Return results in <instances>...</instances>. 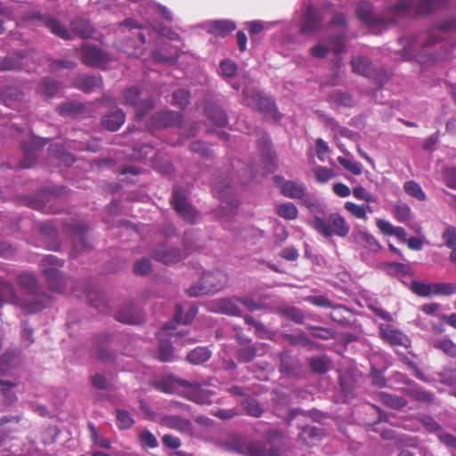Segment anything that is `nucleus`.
<instances>
[{
  "mask_svg": "<svg viewBox=\"0 0 456 456\" xmlns=\"http://www.w3.org/2000/svg\"><path fill=\"white\" fill-rule=\"evenodd\" d=\"M437 437L441 443L450 447H456V437L451 434L445 433L443 430L437 432Z\"/></svg>",
  "mask_w": 456,
  "mask_h": 456,
  "instance_id": "bf43d9fd",
  "label": "nucleus"
},
{
  "mask_svg": "<svg viewBox=\"0 0 456 456\" xmlns=\"http://www.w3.org/2000/svg\"><path fill=\"white\" fill-rule=\"evenodd\" d=\"M332 98L335 102L345 107H351L354 104V100L346 93L336 92Z\"/></svg>",
  "mask_w": 456,
  "mask_h": 456,
  "instance_id": "8fccbe9b",
  "label": "nucleus"
},
{
  "mask_svg": "<svg viewBox=\"0 0 456 456\" xmlns=\"http://www.w3.org/2000/svg\"><path fill=\"white\" fill-rule=\"evenodd\" d=\"M434 346L450 356L456 355V345L450 339L442 338L435 341Z\"/></svg>",
  "mask_w": 456,
  "mask_h": 456,
  "instance_id": "72a5a7b5",
  "label": "nucleus"
},
{
  "mask_svg": "<svg viewBox=\"0 0 456 456\" xmlns=\"http://www.w3.org/2000/svg\"><path fill=\"white\" fill-rule=\"evenodd\" d=\"M102 86V79L97 76H86L83 77L78 86L86 92H92Z\"/></svg>",
  "mask_w": 456,
  "mask_h": 456,
  "instance_id": "473e14b6",
  "label": "nucleus"
},
{
  "mask_svg": "<svg viewBox=\"0 0 456 456\" xmlns=\"http://www.w3.org/2000/svg\"><path fill=\"white\" fill-rule=\"evenodd\" d=\"M314 174L315 179L320 183H327L330 181L334 175V172L327 167H320L314 170Z\"/></svg>",
  "mask_w": 456,
  "mask_h": 456,
  "instance_id": "de8ad7c7",
  "label": "nucleus"
},
{
  "mask_svg": "<svg viewBox=\"0 0 456 456\" xmlns=\"http://www.w3.org/2000/svg\"><path fill=\"white\" fill-rule=\"evenodd\" d=\"M62 265V261L53 255H48L42 260L43 271L49 287L56 292H62L65 289V280L59 271Z\"/></svg>",
  "mask_w": 456,
  "mask_h": 456,
  "instance_id": "1a4fd4ad",
  "label": "nucleus"
},
{
  "mask_svg": "<svg viewBox=\"0 0 456 456\" xmlns=\"http://www.w3.org/2000/svg\"><path fill=\"white\" fill-rule=\"evenodd\" d=\"M42 90L46 96H55L60 89L59 83L52 78H45L42 82Z\"/></svg>",
  "mask_w": 456,
  "mask_h": 456,
  "instance_id": "58836bf2",
  "label": "nucleus"
},
{
  "mask_svg": "<svg viewBox=\"0 0 456 456\" xmlns=\"http://www.w3.org/2000/svg\"><path fill=\"white\" fill-rule=\"evenodd\" d=\"M300 436L306 444L312 445L314 440L321 437V432L314 427H306L302 430Z\"/></svg>",
  "mask_w": 456,
  "mask_h": 456,
  "instance_id": "ea45409f",
  "label": "nucleus"
},
{
  "mask_svg": "<svg viewBox=\"0 0 456 456\" xmlns=\"http://www.w3.org/2000/svg\"><path fill=\"white\" fill-rule=\"evenodd\" d=\"M141 93L135 86L130 87L124 92L123 103L134 106L136 115L139 118L143 117L153 107L151 100L141 101Z\"/></svg>",
  "mask_w": 456,
  "mask_h": 456,
  "instance_id": "2eb2a0df",
  "label": "nucleus"
},
{
  "mask_svg": "<svg viewBox=\"0 0 456 456\" xmlns=\"http://www.w3.org/2000/svg\"><path fill=\"white\" fill-rule=\"evenodd\" d=\"M46 26L56 36L63 39L70 38V34L69 30L57 20L53 18L49 19L46 22Z\"/></svg>",
  "mask_w": 456,
  "mask_h": 456,
  "instance_id": "7c9ffc66",
  "label": "nucleus"
},
{
  "mask_svg": "<svg viewBox=\"0 0 456 456\" xmlns=\"http://www.w3.org/2000/svg\"><path fill=\"white\" fill-rule=\"evenodd\" d=\"M240 304H241L242 305H244L246 308H248L250 311L258 310L261 307L260 303L256 302L253 298L248 297L240 299Z\"/></svg>",
  "mask_w": 456,
  "mask_h": 456,
  "instance_id": "774afa93",
  "label": "nucleus"
},
{
  "mask_svg": "<svg viewBox=\"0 0 456 456\" xmlns=\"http://www.w3.org/2000/svg\"><path fill=\"white\" fill-rule=\"evenodd\" d=\"M321 17L312 5H307L303 12L300 20V32L305 35H310L316 32L321 26Z\"/></svg>",
  "mask_w": 456,
  "mask_h": 456,
  "instance_id": "f3484780",
  "label": "nucleus"
},
{
  "mask_svg": "<svg viewBox=\"0 0 456 456\" xmlns=\"http://www.w3.org/2000/svg\"><path fill=\"white\" fill-rule=\"evenodd\" d=\"M153 256L156 260L166 265L176 263L181 259L179 249L167 243L158 246L153 252Z\"/></svg>",
  "mask_w": 456,
  "mask_h": 456,
  "instance_id": "aec40b11",
  "label": "nucleus"
},
{
  "mask_svg": "<svg viewBox=\"0 0 456 456\" xmlns=\"http://www.w3.org/2000/svg\"><path fill=\"white\" fill-rule=\"evenodd\" d=\"M208 32L216 36L225 37L236 28L233 21L228 20H219L210 21L207 25Z\"/></svg>",
  "mask_w": 456,
  "mask_h": 456,
  "instance_id": "412c9836",
  "label": "nucleus"
},
{
  "mask_svg": "<svg viewBox=\"0 0 456 456\" xmlns=\"http://www.w3.org/2000/svg\"><path fill=\"white\" fill-rule=\"evenodd\" d=\"M212 187L213 190L218 192L220 197L223 199V202L217 210L218 216L220 218L232 217L235 213V208H237L236 200L230 198L232 188L226 183L223 185L219 182H214Z\"/></svg>",
  "mask_w": 456,
  "mask_h": 456,
  "instance_id": "f8f14e48",
  "label": "nucleus"
},
{
  "mask_svg": "<svg viewBox=\"0 0 456 456\" xmlns=\"http://www.w3.org/2000/svg\"><path fill=\"white\" fill-rule=\"evenodd\" d=\"M379 336L386 343L391 346H407L409 344L408 337L401 330L391 324L380 323L379 325Z\"/></svg>",
  "mask_w": 456,
  "mask_h": 456,
  "instance_id": "dca6fc26",
  "label": "nucleus"
},
{
  "mask_svg": "<svg viewBox=\"0 0 456 456\" xmlns=\"http://www.w3.org/2000/svg\"><path fill=\"white\" fill-rule=\"evenodd\" d=\"M227 282V275L220 270L204 273L200 280L188 289L191 297L214 293L222 289Z\"/></svg>",
  "mask_w": 456,
  "mask_h": 456,
  "instance_id": "0eeeda50",
  "label": "nucleus"
},
{
  "mask_svg": "<svg viewBox=\"0 0 456 456\" xmlns=\"http://www.w3.org/2000/svg\"><path fill=\"white\" fill-rule=\"evenodd\" d=\"M443 240L444 244L449 248H456V228L453 226H448L443 232Z\"/></svg>",
  "mask_w": 456,
  "mask_h": 456,
  "instance_id": "c03bdc74",
  "label": "nucleus"
},
{
  "mask_svg": "<svg viewBox=\"0 0 456 456\" xmlns=\"http://www.w3.org/2000/svg\"><path fill=\"white\" fill-rule=\"evenodd\" d=\"M210 351L204 346H199L187 354V360L193 364H201L210 358Z\"/></svg>",
  "mask_w": 456,
  "mask_h": 456,
  "instance_id": "bb28decb",
  "label": "nucleus"
},
{
  "mask_svg": "<svg viewBox=\"0 0 456 456\" xmlns=\"http://www.w3.org/2000/svg\"><path fill=\"white\" fill-rule=\"evenodd\" d=\"M125 122V113L120 109L110 110L102 118V125L110 131H117Z\"/></svg>",
  "mask_w": 456,
  "mask_h": 456,
  "instance_id": "4be33fe9",
  "label": "nucleus"
},
{
  "mask_svg": "<svg viewBox=\"0 0 456 456\" xmlns=\"http://www.w3.org/2000/svg\"><path fill=\"white\" fill-rule=\"evenodd\" d=\"M81 54L84 63L93 67H102L110 60L108 53L90 44L83 45Z\"/></svg>",
  "mask_w": 456,
  "mask_h": 456,
  "instance_id": "4468645a",
  "label": "nucleus"
},
{
  "mask_svg": "<svg viewBox=\"0 0 456 456\" xmlns=\"http://www.w3.org/2000/svg\"><path fill=\"white\" fill-rule=\"evenodd\" d=\"M281 256L289 261H294L298 257V252L295 248H285L281 251Z\"/></svg>",
  "mask_w": 456,
  "mask_h": 456,
  "instance_id": "0e129e2a",
  "label": "nucleus"
},
{
  "mask_svg": "<svg viewBox=\"0 0 456 456\" xmlns=\"http://www.w3.org/2000/svg\"><path fill=\"white\" fill-rule=\"evenodd\" d=\"M16 383L13 381L0 379V391L6 404H12L16 400V395L13 392Z\"/></svg>",
  "mask_w": 456,
  "mask_h": 456,
  "instance_id": "cd10ccee",
  "label": "nucleus"
},
{
  "mask_svg": "<svg viewBox=\"0 0 456 456\" xmlns=\"http://www.w3.org/2000/svg\"><path fill=\"white\" fill-rule=\"evenodd\" d=\"M118 322L127 324H138L142 318L136 314L132 306L120 309L117 314Z\"/></svg>",
  "mask_w": 456,
  "mask_h": 456,
  "instance_id": "a878e982",
  "label": "nucleus"
},
{
  "mask_svg": "<svg viewBox=\"0 0 456 456\" xmlns=\"http://www.w3.org/2000/svg\"><path fill=\"white\" fill-rule=\"evenodd\" d=\"M269 23L256 20L249 23V31L251 34H257L265 28H269Z\"/></svg>",
  "mask_w": 456,
  "mask_h": 456,
  "instance_id": "69168bd1",
  "label": "nucleus"
},
{
  "mask_svg": "<svg viewBox=\"0 0 456 456\" xmlns=\"http://www.w3.org/2000/svg\"><path fill=\"white\" fill-rule=\"evenodd\" d=\"M333 191L336 195L342 198L347 197L351 193L350 188L342 183H334Z\"/></svg>",
  "mask_w": 456,
  "mask_h": 456,
  "instance_id": "680f3d73",
  "label": "nucleus"
},
{
  "mask_svg": "<svg viewBox=\"0 0 456 456\" xmlns=\"http://www.w3.org/2000/svg\"><path fill=\"white\" fill-rule=\"evenodd\" d=\"M183 307L176 305L175 313L171 322L166 323L158 332L159 340V358L161 362H169L174 359V352L172 343L180 344L181 346L193 343L196 340L186 337V332L177 329L179 323L190 324L198 313L195 305H190L184 316H183Z\"/></svg>",
  "mask_w": 456,
  "mask_h": 456,
  "instance_id": "f03ea898",
  "label": "nucleus"
},
{
  "mask_svg": "<svg viewBox=\"0 0 456 456\" xmlns=\"http://www.w3.org/2000/svg\"><path fill=\"white\" fill-rule=\"evenodd\" d=\"M208 118L218 126H224L227 124L225 113L219 108H215L208 111Z\"/></svg>",
  "mask_w": 456,
  "mask_h": 456,
  "instance_id": "4c0bfd02",
  "label": "nucleus"
},
{
  "mask_svg": "<svg viewBox=\"0 0 456 456\" xmlns=\"http://www.w3.org/2000/svg\"><path fill=\"white\" fill-rule=\"evenodd\" d=\"M235 451L247 456H276L275 450H266L263 444L237 441Z\"/></svg>",
  "mask_w": 456,
  "mask_h": 456,
  "instance_id": "a211bd4d",
  "label": "nucleus"
},
{
  "mask_svg": "<svg viewBox=\"0 0 456 456\" xmlns=\"http://www.w3.org/2000/svg\"><path fill=\"white\" fill-rule=\"evenodd\" d=\"M380 398L385 404L395 409L402 408L406 404L404 399L386 393H381Z\"/></svg>",
  "mask_w": 456,
  "mask_h": 456,
  "instance_id": "e433bc0d",
  "label": "nucleus"
},
{
  "mask_svg": "<svg viewBox=\"0 0 456 456\" xmlns=\"http://www.w3.org/2000/svg\"><path fill=\"white\" fill-rule=\"evenodd\" d=\"M159 388L168 394L184 393L186 397L199 404H208L213 402V393L208 388L200 385H191L186 380L174 376L163 379Z\"/></svg>",
  "mask_w": 456,
  "mask_h": 456,
  "instance_id": "39448f33",
  "label": "nucleus"
},
{
  "mask_svg": "<svg viewBox=\"0 0 456 456\" xmlns=\"http://www.w3.org/2000/svg\"><path fill=\"white\" fill-rule=\"evenodd\" d=\"M281 191L285 197L296 200L303 199L305 194V188L302 185L291 181L281 183Z\"/></svg>",
  "mask_w": 456,
  "mask_h": 456,
  "instance_id": "5701e85b",
  "label": "nucleus"
},
{
  "mask_svg": "<svg viewBox=\"0 0 456 456\" xmlns=\"http://www.w3.org/2000/svg\"><path fill=\"white\" fill-rule=\"evenodd\" d=\"M220 69L221 74L225 79L232 78L237 71L236 64L230 60H225L222 61L220 63Z\"/></svg>",
  "mask_w": 456,
  "mask_h": 456,
  "instance_id": "37998d69",
  "label": "nucleus"
},
{
  "mask_svg": "<svg viewBox=\"0 0 456 456\" xmlns=\"http://www.w3.org/2000/svg\"><path fill=\"white\" fill-rule=\"evenodd\" d=\"M139 439L143 447L156 448L158 446L157 438L149 430H142L139 434Z\"/></svg>",
  "mask_w": 456,
  "mask_h": 456,
  "instance_id": "a19ab883",
  "label": "nucleus"
},
{
  "mask_svg": "<svg viewBox=\"0 0 456 456\" xmlns=\"http://www.w3.org/2000/svg\"><path fill=\"white\" fill-rule=\"evenodd\" d=\"M344 208L355 218L362 220L368 219V216H366V211L365 208H362V205H357L354 202L347 201L345 203Z\"/></svg>",
  "mask_w": 456,
  "mask_h": 456,
  "instance_id": "c9c22d12",
  "label": "nucleus"
},
{
  "mask_svg": "<svg viewBox=\"0 0 456 456\" xmlns=\"http://www.w3.org/2000/svg\"><path fill=\"white\" fill-rule=\"evenodd\" d=\"M338 161L348 171L352 172L354 175L362 174V165L358 162L353 161L349 159L344 157H338Z\"/></svg>",
  "mask_w": 456,
  "mask_h": 456,
  "instance_id": "a18cd8bd",
  "label": "nucleus"
},
{
  "mask_svg": "<svg viewBox=\"0 0 456 456\" xmlns=\"http://www.w3.org/2000/svg\"><path fill=\"white\" fill-rule=\"evenodd\" d=\"M255 354L256 352L251 346L242 348L239 351V357L244 362L251 361Z\"/></svg>",
  "mask_w": 456,
  "mask_h": 456,
  "instance_id": "338daca9",
  "label": "nucleus"
},
{
  "mask_svg": "<svg viewBox=\"0 0 456 456\" xmlns=\"http://www.w3.org/2000/svg\"><path fill=\"white\" fill-rule=\"evenodd\" d=\"M71 28L81 37H88L92 33L90 23L85 20H73Z\"/></svg>",
  "mask_w": 456,
  "mask_h": 456,
  "instance_id": "2f4dec72",
  "label": "nucleus"
},
{
  "mask_svg": "<svg viewBox=\"0 0 456 456\" xmlns=\"http://www.w3.org/2000/svg\"><path fill=\"white\" fill-rule=\"evenodd\" d=\"M172 202L175 211L187 222L194 223L199 218V213L190 205L183 190L175 188Z\"/></svg>",
  "mask_w": 456,
  "mask_h": 456,
  "instance_id": "ddd939ff",
  "label": "nucleus"
},
{
  "mask_svg": "<svg viewBox=\"0 0 456 456\" xmlns=\"http://www.w3.org/2000/svg\"><path fill=\"white\" fill-rule=\"evenodd\" d=\"M369 308L371 309V311L377 316H379V318H381L384 321L391 322L393 320L392 315L378 305L370 304Z\"/></svg>",
  "mask_w": 456,
  "mask_h": 456,
  "instance_id": "13d9d810",
  "label": "nucleus"
},
{
  "mask_svg": "<svg viewBox=\"0 0 456 456\" xmlns=\"http://www.w3.org/2000/svg\"><path fill=\"white\" fill-rule=\"evenodd\" d=\"M19 283L27 290L28 297L20 299L12 286L4 281L0 283V305L2 303H12L29 314L37 313L45 306L46 297L34 291L37 280L33 274L28 273L20 274Z\"/></svg>",
  "mask_w": 456,
  "mask_h": 456,
  "instance_id": "7ed1b4c3",
  "label": "nucleus"
},
{
  "mask_svg": "<svg viewBox=\"0 0 456 456\" xmlns=\"http://www.w3.org/2000/svg\"><path fill=\"white\" fill-rule=\"evenodd\" d=\"M313 225L315 230L325 237H330L332 235L346 237L350 232V225L346 219L338 213L330 215L328 221L321 217H314Z\"/></svg>",
  "mask_w": 456,
  "mask_h": 456,
  "instance_id": "6e6552de",
  "label": "nucleus"
},
{
  "mask_svg": "<svg viewBox=\"0 0 456 456\" xmlns=\"http://www.w3.org/2000/svg\"><path fill=\"white\" fill-rule=\"evenodd\" d=\"M244 102L247 105L253 109H256L261 112L270 115L274 119H280L281 115L274 106L273 100L263 95L260 92L250 88L244 89Z\"/></svg>",
  "mask_w": 456,
  "mask_h": 456,
  "instance_id": "9d476101",
  "label": "nucleus"
},
{
  "mask_svg": "<svg viewBox=\"0 0 456 456\" xmlns=\"http://www.w3.org/2000/svg\"><path fill=\"white\" fill-rule=\"evenodd\" d=\"M330 25L336 28V36L329 42L321 41L312 47L311 54L314 57L323 58L330 51L338 53L343 50L344 45L342 42V37L346 31L345 17L340 13L333 14Z\"/></svg>",
  "mask_w": 456,
  "mask_h": 456,
  "instance_id": "423d86ee",
  "label": "nucleus"
},
{
  "mask_svg": "<svg viewBox=\"0 0 456 456\" xmlns=\"http://www.w3.org/2000/svg\"><path fill=\"white\" fill-rule=\"evenodd\" d=\"M362 238L366 247H368L370 250L377 251L380 248L379 243L372 235L369 233H363Z\"/></svg>",
  "mask_w": 456,
  "mask_h": 456,
  "instance_id": "e2e57ef3",
  "label": "nucleus"
},
{
  "mask_svg": "<svg viewBox=\"0 0 456 456\" xmlns=\"http://www.w3.org/2000/svg\"><path fill=\"white\" fill-rule=\"evenodd\" d=\"M151 269V261L147 258L138 260L134 266V271L136 274L146 275Z\"/></svg>",
  "mask_w": 456,
  "mask_h": 456,
  "instance_id": "603ef678",
  "label": "nucleus"
},
{
  "mask_svg": "<svg viewBox=\"0 0 456 456\" xmlns=\"http://www.w3.org/2000/svg\"><path fill=\"white\" fill-rule=\"evenodd\" d=\"M445 2L446 0H400L387 14L379 17L374 14L369 4L363 3L358 7L357 14L362 21L371 26L379 23L390 25L395 23L400 17L428 13Z\"/></svg>",
  "mask_w": 456,
  "mask_h": 456,
  "instance_id": "f257e3e1",
  "label": "nucleus"
},
{
  "mask_svg": "<svg viewBox=\"0 0 456 456\" xmlns=\"http://www.w3.org/2000/svg\"><path fill=\"white\" fill-rule=\"evenodd\" d=\"M167 425L170 426L171 428L181 429V430H186L189 428L190 423L183 419L176 418V417H171L167 419Z\"/></svg>",
  "mask_w": 456,
  "mask_h": 456,
  "instance_id": "6e6d98bb",
  "label": "nucleus"
},
{
  "mask_svg": "<svg viewBox=\"0 0 456 456\" xmlns=\"http://www.w3.org/2000/svg\"><path fill=\"white\" fill-rule=\"evenodd\" d=\"M330 152L328 143L322 139H318L316 141V154L318 159L322 162L328 161L330 159Z\"/></svg>",
  "mask_w": 456,
  "mask_h": 456,
  "instance_id": "79ce46f5",
  "label": "nucleus"
},
{
  "mask_svg": "<svg viewBox=\"0 0 456 456\" xmlns=\"http://www.w3.org/2000/svg\"><path fill=\"white\" fill-rule=\"evenodd\" d=\"M411 290L421 297L431 296H450L456 293V283L453 282H434L425 283L413 281Z\"/></svg>",
  "mask_w": 456,
  "mask_h": 456,
  "instance_id": "9b49d317",
  "label": "nucleus"
},
{
  "mask_svg": "<svg viewBox=\"0 0 456 456\" xmlns=\"http://www.w3.org/2000/svg\"><path fill=\"white\" fill-rule=\"evenodd\" d=\"M403 190L409 196H411L419 201H424L427 198L421 186L415 181H407L404 183Z\"/></svg>",
  "mask_w": 456,
  "mask_h": 456,
  "instance_id": "c756f323",
  "label": "nucleus"
},
{
  "mask_svg": "<svg viewBox=\"0 0 456 456\" xmlns=\"http://www.w3.org/2000/svg\"><path fill=\"white\" fill-rule=\"evenodd\" d=\"M190 94L187 90L180 89L174 93L173 94V102L174 104L183 108L189 102Z\"/></svg>",
  "mask_w": 456,
  "mask_h": 456,
  "instance_id": "09e8293b",
  "label": "nucleus"
},
{
  "mask_svg": "<svg viewBox=\"0 0 456 456\" xmlns=\"http://www.w3.org/2000/svg\"><path fill=\"white\" fill-rule=\"evenodd\" d=\"M353 70L364 77L372 76V69L369 60L362 56H355L351 61Z\"/></svg>",
  "mask_w": 456,
  "mask_h": 456,
  "instance_id": "393cba45",
  "label": "nucleus"
},
{
  "mask_svg": "<svg viewBox=\"0 0 456 456\" xmlns=\"http://www.w3.org/2000/svg\"><path fill=\"white\" fill-rule=\"evenodd\" d=\"M102 339L104 340L103 345L102 347H99L97 349L96 354L101 360L107 361L110 359V353L109 352V349L107 347V341L109 340V337L102 336Z\"/></svg>",
  "mask_w": 456,
  "mask_h": 456,
  "instance_id": "052dcab7",
  "label": "nucleus"
},
{
  "mask_svg": "<svg viewBox=\"0 0 456 456\" xmlns=\"http://www.w3.org/2000/svg\"><path fill=\"white\" fill-rule=\"evenodd\" d=\"M244 407L248 414L258 417L262 412V409L259 403L255 399H247L244 402Z\"/></svg>",
  "mask_w": 456,
  "mask_h": 456,
  "instance_id": "5fc2aeb1",
  "label": "nucleus"
},
{
  "mask_svg": "<svg viewBox=\"0 0 456 456\" xmlns=\"http://www.w3.org/2000/svg\"><path fill=\"white\" fill-rule=\"evenodd\" d=\"M117 422L119 428L126 429L132 427L134 424V419L127 411H118Z\"/></svg>",
  "mask_w": 456,
  "mask_h": 456,
  "instance_id": "49530a36",
  "label": "nucleus"
},
{
  "mask_svg": "<svg viewBox=\"0 0 456 456\" xmlns=\"http://www.w3.org/2000/svg\"><path fill=\"white\" fill-rule=\"evenodd\" d=\"M450 29H456V21L449 20L443 24L438 28L432 29L426 36H419L415 37L411 42L404 45L403 58L404 59H415L421 64L427 63L429 60L441 61L444 60L447 55H437L434 56L432 52L433 45L438 44V33L441 31L444 32Z\"/></svg>",
  "mask_w": 456,
  "mask_h": 456,
  "instance_id": "20e7f679",
  "label": "nucleus"
},
{
  "mask_svg": "<svg viewBox=\"0 0 456 456\" xmlns=\"http://www.w3.org/2000/svg\"><path fill=\"white\" fill-rule=\"evenodd\" d=\"M177 120V115L169 110L156 113L151 118V125L154 127H164L172 126Z\"/></svg>",
  "mask_w": 456,
  "mask_h": 456,
  "instance_id": "b1692460",
  "label": "nucleus"
},
{
  "mask_svg": "<svg viewBox=\"0 0 456 456\" xmlns=\"http://www.w3.org/2000/svg\"><path fill=\"white\" fill-rule=\"evenodd\" d=\"M377 227L379 230L384 234L387 236H392L393 232L395 228L390 222L384 219L377 220Z\"/></svg>",
  "mask_w": 456,
  "mask_h": 456,
  "instance_id": "4d7b16f0",
  "label": "nucleus"
},
{
  "mask_svg": "<svg viewBox=\"0 0 456 456\" xmlns=\"http://www.w3.org/2000/svg\"><path fill=\"white\" fill-rule=\"evenodd\" d=\"M312 369L319 373L325 372L329 368L328 360L324 357H314L310 360Z\"/></svg>",
  "mask_w": 456,
  "mask_h": 456,
  "instance_id": "3c124183",
  "label": "nucleus"
},
{
  "mask_svg": "<svg viewBox=\"0 0 456 456\" xmlns=\"http://www.w3.org/2000/svg\"><path fill=\"white\" fill-rule=\"evenodd\" d=\"M240 300L237 298L216 299L209 304V309L213 312L230 315H239L240 314Z\"/></svg>",
  "mask_w": 456,
  "mask_h": 456,
  "instance_id": "6ab92c4d",
  "label": "nucleus"
},
{
  "mask_svg": "<svg viewBox=\"0 0 456 456\" xmlns=\"http://www.w3.org/2000/svg\"><path fill=\"white\" fill-rule=\"evenodd\" d=\"M276 212L279 216L287 220L296 219L298 214L297 207L291 202L278 205Z\"/></svg>",
  "mask_w": 456,
  "mask_h": 456,
  "instance_id": "c85d7f7f",
  "label": "nucleus"
},
{
  "mask_svg": "<svg viewBox=\"0 0 456 456\" xmlns=\"http://www.w3.org/2000/svg\"><path fill=\"white\" fill-rule=\"evenodd\" d=\"M440 380L446 385H452L456 382V369L446 368L440 373Z\"/></svg>",
  "mask_w": 456,
  "mask_h": 456,
  "instance_id": "864d4df0",
  "label": "nucleus"
},
{
  "mask_svg": "<svg viewBox=\"0 0 456 456\" xmlns=\"http://www.w3.org/2000/svg\"><path fill=\"white\" fill-rule=\"evenodd\" d=\"M395 216L400 222H406L411 217V208L405 204L399 202L395 206Z\"/></svg>",
  "mask_w": 456,
  "mask_h": 456,
  "instance_id": "f704fd0d",
  "label": "nucleus"
}]
</instances>
